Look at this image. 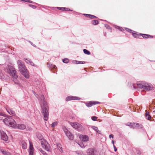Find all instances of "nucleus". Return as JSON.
Instances as JSON below:
<instances>
[{"mask_svg":"<svg viewBox=\"0 0 155 155\" xmlns=\"http://www.w3.org/2000/svg\"><path fill=\"white\" fill-rule=\"evenodd\" d=\"M40 104L41 107V112L44 116V119L47 121L48 118L49 107L47 103L45 100V97L42 95L40 97Z\"/></svg>","mask_w":155,"mask_h":155,"instance_id":"1","label":"nucleus"},{"mask_svg":"<svg viewBox=\"0 0 155 155\" xmlns=\"http://www.w3.org/2000/svg\"><path fill=\"white\" fill-rule=\"evenodd\" d=\"M18 68L20 72L26 78H29V73L24 63L20 60L17 61Z\"/></svg>","mask_w":155,"mask_h":155,"instance_id":"2","label":"nucleus"},{"mask_svg":"<svg viewBox=\"0 0 155 155\" xmlns=\"http://www.w3.org/2000/svg\"><path fill=\"white\" fill-rule=\"evenodd\" d=\"M40 136V140H41V143L42 147L46 150L48 152L51 151V148L50 145L43 138V137L41 134L39 135Z\"/></svg>","mask_w":155,"mask_h":155,"instance_id":"3","label":"nucleus"},{"mask_svg":"<svg viewBox=\"0 0 155 155\" xmlns=\"http://www.w3.org/2000/svg\"><path fill=\"white\" fill-rule=\"evenodd\" d=\"M3 122L6 125L9 126L13 128H15L16 127V122L11 116H9L4 119Z\"/></svg>","mask_w":155,"mask_h":155,"instance_id":"4","label":"nucleus"},{"mask_svg":"<svg viewBox=\"0 0 155 155\" xmlns=\"http://www.w3.org/2000/svg\"><path fill=\"white\" fill-rule=\"evenodd\" d=\"M9 69L10 73H11V75L12 76L13 79V80L14 81L15 83L18 84V83L16 82V81H17V78L18 77V76L16 74V71L14 69V68H10Z\"/></svg>","mask_w":155,"mask_h":155,"instance_id":"5","label":"nucleus"},{"mask_svg":"<svg viewBox=\"0 0 155 155\" xmlns=\"http://www.w3.org/2000/svg\"><path fill=\"white\" fill-rule=\"evenodd\" d=\"M69 123L72 127L78 130H82L83 129L82 126L79 123L71 122H70Z\"/></svg>","mask_w":155,"mask_h":155,"instance_id":"6","label":"nucleus"},{"mask_svg":"<svg viewBox=\"0 0 155 155\" xmlns=\"http://www.w3.org/2000/svg\"><path fill=\"white\" fill-rule=\"evenodd\" d=\"M63 129L65 133L70 140H73L74 139V136L65 127H63Z\"/></svg>","mask_w":155,"mask_h":155,"instance_id":"7","label":"nucleus"},{"mask_svg":"<svg viewBox=\"0 0 155 155\" xmlns=\"http://www.w3.org/2000/svg\"><path fill=\"white\" fill-rule=\"evenodd\" d=\"M0 135L2 139L5 141L8 140V136L2 130H0Z\"/></svg>","mask_w":155,"mask_h":155,"instance_id":"8","label":"nucleus"},{"mask_svg":"<svg viewBox=\"0 0 155 155\" xmlns=\"http://www.w3.org/2000/svg\"><path fill=\"white\" fill-rule=\"evenodd\" d=\"M130 127L133 128H142L143 127V126L142 125L139 124L138 123H131Z\"/></svg>","mask_w":155,"mask_h":155,"instance_id":"9","label":"nucleus"},{"mask_svg":"<svg viewBox=\"0 0 155 155\" xmlns=\"http://www.w3.org/2000/svg\"><path fill=\"white\" fill-rule=\"evenodd\" d=\"M80 98L78 97L72 96H69L66 98V101H68L70 100H79Z\"/></svg>","mask_w":155,"mask_h":155,"instance_id":"10","label":"nucleus"},{"mask_svg":"<svg viewBox=\"0 0 155 155\" xmlns=\"http://www.w3.org/2000/svg\"><path fill=\"white\" fill-rule=\"evenodd\" d=\"M100 103L97 101H91L86 103V105L88 107H91L93 105L99 104Z\"/></svg>","mask_w":155,"mask_h":155,"instance_id":"11","label":"nucleus"},{"mask_svg":"<svg viewBox=\"0 0 155 155\" xmlns=\"http://www.w3.org/2000/svg\"><path fill=\"white\" fill-rule=\"evenodd\" d=\"M34 148L32 143L30 142V146L28 152L29 155H33L34 153Z\"/></svg>","mask_w":155,"mask_h":155,"instance_id":"12","label":"nucleus"},{"mask_svg":"<svg viewBox=\"0 0 155 155\" xmlns=\"http://www.w3.org/2000/svg\"><path fill=\"white\" fill-rule=\"evenodd\" d=\"M153 87L151 85L149 84H145L144 85L143 90L149 91L151 90Z\"/></svg>","mask_w":155,"mask_h":155,"instance_id":"13","label":"nucleus"},{"mask_svg":"<svg viewBox=\"0 0 155 155\" xmlns=\"http://www.w3.org/2000/svg\"><path fill=\"white\" fill-rule=\"evenodd\" d=\"M133 86L134 89H136L137 88H138L140 89H143V90L144 85H143L139 83L134 84Z\"/></svg>","mask_w":155,"mask_h":155,"instance_id":"14","label":"nucleus"},{"mask_svg":"<svg viewBox=\"0 0 155 155\" xmlns=\"http://www.w3.org/2000/svg\"><path fill=\"white\" fill-rule=\"evenodd\" d=\"M79 137L83 141H87L89 140V137L87 135H81Z\"/></svg>","mask_w":155,"mask_h":155,"instance_id":"15","label":"nucleus"},{"mask_svg":"<svg viewBox=\"0 0 155 155\" xmlns=\"http://www.w3.org/2000/svg\"><path fill=\"white\" fill-rule=\"evenodd\" d=\"M87 155H94V149L89 148L87 151Z\"/></svg>","mask_w":155,"mask_h":155,"instance_id":"16","label":"nucleus"},{"mask_svg":"<svg viewBox=\"0 0 155 155\" xmlns=\"http://www.w3.org/2000/svg\"><path fill=\"white\" fill-rule=\"evenodd\" d=\"M17 128L20 130H24L25 129L26 127L25 125L23 124H19L17 125Z\"/></svg>","mask_w":155,"mask_h":155,"instance_id":"17","label":"nucleus"},{"mask_svg":"<svg viewBox=\"0 0 155 155\" xmlns=\"http://www.w3.org/2000/svg\"><path fill=\"white\" fill-rule=\"evenodd\" d=\"M140 35H141L143 38H153V37L152 36L149 35L142 34H140Z\"/></svg>","mask_w":155,"mask_h":155,"instance_id":"18","label":"nucleus"},{"mask_svg":"<svg viewBox=\"0 0 155 155\" xmlns=\"http://www.w3.org/2000/svg\"><path fill=\"white\" fill-rule=\"evenodd\" d=\"M6 109L7 111L10 114L13 116L15 115V112L9 108Z\"/></svg>","mask_w":155,"mask_h":155,"instance_id":"19","label":"nucleus"},{"mask_svg":"<svg viewBox=\"0 0 155 155\" xmlns=\"http://www.w3.org/2000/svg\"><path fill=\"white\" fill-rule=\"evenodd\" d=\"M1 151L4 155H11L10 153L4 151L2 149H1Z\"/></svg>","mask_w":155,"mask_h":155,"instance_id":"20","label":"nucleus"},{"mask_svg":"<svg viewBox=\"0 0 155 155\" xmlns=\"http://www.w3.org/2000/svg\"><path fill=\"white\" fill-rule=\"evenodd\" d=\"M146 118L148 120H150L151 119V117L149 114V112L146 111Z\"/></svg>","mask_w":155,"mask_h":155,"instance_id":"21","label":"nucleus"},{"mask_svg":"<svg viewBox=\"0 0 155 155\" xmlns=\"http://www.w3.org/2000/svg\"><path fill=\"white\" fill-rule=\"evenodd\" d=\"M58 8L62 11H71L69 9L65 7H58Z\"/></svg>","mask_w":155,"mask_h":155,"instance_id":"22","label":"nucleus"},{"mask_svg":"<svg viewBox=\"0 0 155 155\" xmlns=\"http://www.w3.org/2000/svg\"><path fill=\"white\" fill-rule=\"evenodd\" d=\"M91 23L94 25H96L99 23V21L97 20H93L91 21Z\"/></svg>","mask_w":155,"mask_h":155,"instance_id":"23","label":"nucleus"},{"mask_svg":"<svg viewBox=\"0 0 155 155\" xmlns=\"http://www.w3.org/2000/svg\"><path fill=\"white\" fill-rule=\"evenodd\" d=\"M22 147L23 149H26L27 147V145L25 142H21Z\"/></svg>","mask_w":155,"mask_h":155,"instance_id":"24","label":"nucleus"},{"mask_svg":"<svg viewBox=\"0 0 155 155\" xmlns=\"http://www.w3.org/2000/svg\"><path fill=\"white\" fill-rule=\"evenodd\" d=\"M57 147L58 149L61 152H63V151L62 150V145L60 144H58L57 145Z\"/></svg>","mask_w":155,"mask_h":155,"instance_id":"25","label":"nucleus"},{"mask_svg":"<svg viewBox=\"0 0 155 155\" xmlns=\"http://www.w3.org/2000/svg\"><path fill=\"white\" fill-rule=\"evenodd\" d=\"M38 151L41 152L43 155L46 154V153L45 151H44L42 148H39L38 149Z\"/></svg>","mask_w":155,"mask_h":155,"instance_id":"26","label":"nucleus"},{"mask_svg":"<svg viewBox=\"0 0 155 155\" xmlns=\"http://www.w3.org/2000/svg\"><path fill=\"white\" fill-rule=\"evenodd\" d=\"M132 35L134 37L136 38H139L140 37V35H139L137 34L136 33H133Z\"/></svg>","mask_w":155,"mask_h":155,"instance_id":"27","label":"nucleus"},{"mask_svg":"<svg viewBox=\"0 0 155 155\" xmlns=\"http://www.w3.org/2000/svg\"><path fill=\"white\" fill-rule=\"evenodd\" d=\"M115 28H116L117 29L122 31H124V29L121 27H119L118 26H116Z\"/></svg>","mask_w":155,"mask_h":155,"instance_id":"28","label":"nucleus"},{"mask_svg":"<svg viewBox=\"0 0 155 155\" xmlns=\"http://www.w3.org/2000/svg\"><path fill=\"white\" fill-rule=\"evenodd\" d=\"M83 51L84 53L87 55H89L90 54V52L89 51L86 49H84L83 50Z\"/></svg>","mask_w":155,"mask_h":155,"instance_id":"29","label":"nucleus"},{"mask_svg":"<svg viewBox=\"0 0 155 155\" xmlns=\"http://www.w3.org/2000/svg\"><path fill=\"white\" fill-rule=\"evenodd\" d=\"M57 124V123L56 122H54L52 123V124L51 125V126L52 127H55L56 126Z\"/></svg>","mask_w":155,"mask_h":155,"instance_id":"30","label":"nucleus"},{"mask_svg":"<svg viewBox=\"0 0 155 155\" xmlns=\"http://www.w3.org/2000/svg\"><path fill=\"white\" fill-rule=\"evenodd\" d=\"M48 65H49V67H51V68H53L54 69H55L57 68L56 66L55 65H52V64H51V65L50 66V65L49 63H48Z\"/></svg>","mask_w":155,"mask_h":155,"instance_id":"31","label":"nucleus"},{"mask_svg":"<svg viewBox=\"0 0 155 155\" xmlns=\"http://www.w3.org/2000/svg\"><path fill=\"white\" fill-rule=\"evenodd\" d=\"M69 60L68 59L65 58L63 60V62L64 63H67L69 62Z\"/></svg>","mask_w":155,"mask_h":155,"instance_id":"32","label":"nucleus"},{"mask_svg":"<svg viewBox=\"0 0 155 155\" xmlns=\"http://www.w3.org/2000/svg\"><path fill=\"white\" fill-rule=\"evenodd\" d=\"M91 127L92 128L93 130H94L96 131H97V130L98 129V128L96 127L91 126Z\"/></svg>","mask_w":155,"mask_h":155,"instance_id":"33","label":"nucleus"},{"mask_svg":"<svg viewBox=\"0 0 155 155\" xmlns=\"http://www.w3.org/2000/svg\"><path fill=\"white\" fill-rule=\"evenodd\" d=\"M84 15L85 16L87 17L90 18L91 19V15L84 14Z\"/></svg>","mask_w":155,"mask_h":155,"instance_id":"34","label":"nucleus"},{"mask_svg":"<svg viewBox=\"0 0 155 155\" xmlns=\"http://www.w3.org/2000/svg\"><path fill=\"white\" fill-rule=\"evenodd\" d=\"M91 119L94 121H96L97 120V117L95 116H93L91 117Z\"/></svg>","mask_w":155,"mask_h":155,"instance_id":"35","label":"nucleus"},{"mask_svg":"<svg viewBox=\"0 0 155 155\" xmlns=\"http://www.w3.org/2000/svg\"><path fill=\"white\" fill-rule=\"evenodd\" d=\"M21 1H23V2H29L30 3H33V2L30 0H20Z\"/></svg>","mask_w":155,"mask_h":155,"instance_id":"36","label":"nucleus"},{"mask_svg":"<svg viewBox=\"0 0 155 155\" xmlns=\"http://www.w3.org/2000/svg\"><path fill=\"white\" fill-rule=\"evenodd\" d=\"M28 5L30 7H31V8H36V7L34 5H31V4H28Z\"/></svg>","mask_w":155,"mask_h":155,"instance_id":"37","label":"nucleus"},{"mask_svg":"<svg viewBox=\"0 0 155 155\" xmlns=\"http://www.w3.org/2000/svg\"><path fill=\"white\" fill-rule=\"evenodd\" d=\"M76 62H77V64H84L85 63V62L84 61H77Z\"/></svg>","mask_w":155,"mask_h":155,"instance_id":"38","label":"nucleus"},{"mask_svg":"<svg viewBox=\"0 0 155 155\" xmlns=\"http://www.w3.org/2000/svg\"><path fill=\"white\" fill-rule=\"evenodd\" d=\"M125 30L126 31H127L129 32H131V31H132V30L127 28H126Z\"/></svg>","mask_w":155,"mask_h":155,"instance_id":"39","label":"nucleus"},{"mask_svg":"<svg viewBox=\"0 0 155 155\" xmlns=\"http://www.w3.org/2000/svg\"><path fill=\"white\" fill-rule=\"evenodd\" d=\"M29 64L33 66H35V65L34 64V63H33V62L32 61H30Z\"/></svg>","mask_w":155,"mask_h":155,"instance_id":"40","label":"nucleus"},{"mask_svg":"<svg viewBox=\"0 0 155 155\" xmlns=\"http://www.w3.org/2000/svg\"><path fill=\"white\" fill-rule=\"evenodd\" d=\"M25 61L27 64H29L31 61L29 59H26Z\"/></svg>","mask_w":155,"mask_h":155,"instance_id":"41","label":"nucleus"},{"mask_svg":"<svg viewBox=\"0 0 155 155\" xmlns=\"http://www.w3.org/2000/svg\"><path fill=\"white\" fill-rule=\"evenodd\" d=\"M97 18V17H96V16L93 15H91V19H94L95 18Z\"/></svg>","mask_w":155,"mask_h":155,"instance_id":"42","label":"nucleus"},{"mask_svg":"<svg viewBox=\"0 0 155 155\" xmlns=\"http://www.w3.org/2000/svg\"><path fill=\"white\" fill-rule=\"evenodd\" d=\"M79 145L81 148H84L85 147L84 145L82 143L79 144Z\"/></svg>","mask_w":155,"mask_h":155,"instance_id":"43","label":"nucleus"},{"mask_svg":"<svg viewBox=\"0 0 155 155\" xmlns=\"http://www.w3.org/2000/svg\"><path fill=\"white\" fill-rule=\"evenodd\" d=\"M5 115L3 113L0 112V116H5Z\"/></svg>","mask_w":155,"mask_h":155,"instance_id":"44","label":"nucleus"},{"mask_svg":"<svg viewBox=\"0 0 155 155\" xmlns=\"http://www.w3.org/2000/svg\"><path fill=\"white\" fill-rule=\"evenodd\" d=\"M114 150L115 152L116 151H117V148L114 145Z\"/></svg>","mask_w":155,"mask_h":155,"instance_id":"45","label":"nucleus"},{"mask_svg":"<svg viewBox=\"0 0 155 155\" xmlns=\"http://www.w3.org/2000/svg\"><path fill=\"white\" fill-rule=\"evenodd\" d=\"M113 137H114V136H113V134H110L109 135V137L110 138L111 137L112 138L113 140Z\"/></svg>","mask_w":155,"mask_h":155,"instance_id":"46","label":"nucleus"},{"mask_svg":"<svg viewBox=\"0 0 155 155\" xmlns=\"http://www.w3.org/2000/svg\"><path fill=\"white\" fill-rule=\"evenodd\" d=\"M131 124V123H128L126 124V125L127 126H128L130 127Z\"/></svg>","mask_w":155,"mask_h":155,"instance_id":"47","label":"nucleus"},{"mask_svg":"<svg viewBox=\"0 0 155 155\" xmlns=\"http://www.w3.org/2000/svg\"><path fill=\"white\" fill-rule=\"evenodd\" d=\"M98 134H101V132L100 131L98 130H97L96 131Z\"/></svg>","mask_w":155,"mask_h":155,"instance_id":"48","label":"nucleus"},{"mask_svg":"<svg viewBox=\"0 0 155 155\" xmlns=\"http://www.w3.org/2000/svg\"><path fill=\"white\" fill-rule=\"evenodd\" d=\"M137 153L138 154H139V155H140L141 154V152L140 151H137Z\"/></svg>","mask_w":155,"mask_h":155,"instance_id":"49","label":"nucleus"},{"mask_svg":"<svg viewBox=\"0 0 155 155\" xmlns=\"http://www.w3.org/2000/svg\"><path fill=\"white\" fill-rule=\"evenodd\" d=\"M112 143L113 144V146H114V141L113 140L112 141Z\"/></svg>","mask_w":155,"mask_h":155,"instance_id":"50","label":"nucleus"},{"mask_svg":"<svg viewBox=\"0 0 155 155\" xmlns=\"http://www.w3.org/2000/svg\"><path fill=\"white\" fill-rule=\"evenodd\" d=\"M153 113H154V114H155V110L154 111H153Z\"/></svg>","mask_w":155,"mask_h":155,"instance_id":"51","label":"nucleus"}]
</instances>
